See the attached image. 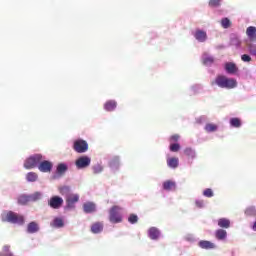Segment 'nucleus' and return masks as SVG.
I'll return each instance as SVG.
<instances>
[{
	"mask_svg": "<svg viewBox=\"0 0 256 256\" xmlns=\"http://www.w3.org/2000/svg\"><path fill=\"white\" fill-rule=\"evenodd\" d=\"M211 85H217L221 89H235V87H237V80L227 78L225 75H218Z\"/></svg>",
	"mask_w": 256,
	"mask_h": 256,
	"instance_id": "nucleus-1",
	"label": "nucleus"
},
{
	"mask_svg": "<svg viewBox=\"0 0 256 256\" xmlns=\"http://www.w3.org/2000/svg\"><path fill=\"white\" fill-rule=\"evenodd\" d=\"M109 221L110 223H121L123 221V216L121 215V206H113L109 211Z\"/></svg>",
	"mask_w": 256,
	"mask_h": 256,
	"instance_id": "nucleus-2",
	"label": "nucleus"
},
{
	"mask_svg": "<svg viewBox=\"0 0 256 256\" xmlns=\"http://www.w3.org/2000/svg\"><path fill=\"white\" fill-rule=\"evenodd\" d=\"M42 159L43 156L41 154L30 156L24 162L25 169H35V167L41 163Z\"/></svg>",
	"mask_w": 256,
	"mask_h": 256,
	"instance_id": "nucleus-3",
	"label": "nucleus"
},
{
	"mask_svg": "<svg viewBox=\"0 0 256 256\" xmlns=\"http://www.w3.org/2000/svg\"><path fill=\"white\" fill-rule=\"evenodd\" d=\"M3 221H7L8 223L23 225V223H25V218L23 217V215H19L13 211H9L6 214V219H3Z\"/></svg>",
	"mask_w": 256,
	"mask_h": 256,
	"instance_id": "nucleus-4",
	"label": "nucleus"
},
{
	"mask_svg": "<svg viewBox=\"0 0 256 256\" xmlns=\"http://www.w3.org/2000/svg\"><path fill=\"white\" fill-rule=\"evenodd\" d=\"M73 149L76 153H87L89 144L85 140L78 139L74 141Z\"/></svg>",
	"mask_w": 256,
	"mask_h": 256,
	"instance_id": "nucleus-5",
	"label": "nucleus"
},
{
	"mask_svg": "<svg viewBox=\"0 0 256 256\" xmlns=\"http://www.w3.org/2000/svg\"><path fill=\"white\" fill-rule=\"evenodd\" d=\"M77 169H87L91 165V158L89 156H81L75 161Z\"/></svg>",
	"mask_w": 256,
	"mask_h": 256,
	"instance_id": "nucleus-6",
	"label": "nucleus"
},
{
	"mask_svg": "<svg viewBox=\"0 0 256 256\" xmlns=\"http://www.w3.org/2000/svg\"><path fill=\"white\" fill-rule=\"evenodd\" d=\"M63 199L60 196H52L48 200V205L51 207V209H61L63 207Z\"/></svg>",
	"mask_w": 256,
	"mask_h": 256,
	"instance_id": "nucleus-7",
	"label": "nucleus"
},
{
	"mask_svg": "<svg viewBox=\"0 0 256 256\" xmlns=\"http://www.w3.org/2000/svg\"><path fill=\"white\" fill-rule=\"evenodd\" d=\"M75 203H79V194H67L66 196L67 209H75Z\"/></svg>",
	"mask_w": 256,
	"mask_h": 256,
	"instance_id": "nucleus-8",
	"label": "nucleus"
},
{
	"mask_svg": "<svg viewBox=\"0 0 256 256\" xmlns=\"http://www.w3.org/2000/svg\"><path fill=\"white\" fill-rule=\"evenodd\" d=\"M38 169L41 171V173H51V170L53 169V163L48 160L40 161L38 163Z\"/></svg>",
	"mask_w": 256,
	"mask_h": 256,
	"instance_id": "nucleus-9",
	"label": "nucleus"
},
{
	"mask_svg": "<svg viewBox=\"0 0 256 256\" xmlns=\"http://www.w3.org/2000/svg\"><path fill=\"white\" fill-rule=\"evenodd\" d=\"M224 69H225L226 73H229L230 75H234V73H237V71H239L237 64L233 63V62H227L224 65Z\"/></svg>",
	"mask_w": 256,
	"mask_h": 256,
	"instance_id": "nucleus-10",
	"label": "nucleus"
},
{
	"mask_svg": "<svg viewBox=\"0 0 256 256\" xmlns=\"http://www.w3.org/2000/svg\"><path fill=\"white\" fill-rule=\"evenodd\" d=\"M84 213H95L97 211V205L94 202H86L83 204Z\"/></svg>",
	"mask_w": 256,
	"mask_h": 256,
	"instance_id": "nucleus-11",
	"label": "nucleus"
},
{
	"mask_svg": "<svg viewBox=\"0 0 256 256\" xmlns=\"http://www.w3.org/2000/svg\"><path fill=\"white\" fill-rule=\"evenodd\" d=\"M194 37L200 43H205V41H207V32L203 30H196Z\"/></svg>",
	"mask_w": 256,
	"mask_h": 256,
	"instance_id": "nucleus-12",
	"label": "nucleus"
},
{
	"mask_svg": "<svg viewBox=\"0 0 256 256\" xmlns=\"http://www.w3.org/2000/svg\"><path fill=\"white\" fill-rule=\"evenodd\" d=\"M246 35L249 38L250 41L255 42L256 41V27L249 26L246 29Z\"/></svg>",
	"mask_w": 256,
	"mask_h": 256,
	"instance_id": "nucleus-13",
	"label": "nucleus"
},
{
	"mask_svg": "<svg viewBox=\"0 0 256 256\" xmlns=\"http://www.w3.org/2000/svg\"><path fill=\"white\" fill-rule=\"evenodd\" d=\"M199 247L201 249H206V250H209V249H215V244L211 241H207V240H201L199 243H198Z\"/></svg>",
	"mask_w": 256,
	"mask_h": 256,
	"instance_id": "nucleus-14",
	"label": "nucleus"
},
{
	"mask_svg": "<svg viewBox=\"0 0 256 256\" xmlns=\"http://www.w3.org/2000/svg\"><path fill=\"white\" fill-rule=\"evenodd\" d=\"M148 235H149L150 239L155 241V240L159 239V237L161 236V232H159V229L152 227L149 229Z\"/></svg>",
	"mask_w": 256,
	"mask_h": 256,
	"instance_id": "nucleus-15",
	"label": "nucleus"
},
{
	"mask_svg": "<svg viewBox=\"0 0 256 256\" xmlns=\"http://www.w3.org/2000/svg\"><path fill=\"white\" fill-rule=\"evenodd\" d=\"M218 226L221 227V229H229V227H231V220L220 218L218 219Z\"/></svg>",
	"mask_w": 256,
	"mask_h": 256,
	"instance_id": "nucleus-16",
	"label": "nucleus"
},
{
	"mask_svg": "<svg viewBox=\"0 0 256 256\" xmlns=\"http://www.w3.org/2000/svg\"><path fill=\"white\" fill-rule=\"evenodd\" d=\"M167 165L171 169H177L179 167V158H176V157L168 158Z\"/></svg>",
	"mask_w": 256,
	"mask_h": 256,
	"instance_id": "nucleus-17",
	"label": "nucleus"
},
{
	"mask_svg": "<svg viewBox=\"0 0 256 256\" xmlns=\"http://www.w3.org/2000/svg\"><path fill=\"white\" fill-rule=\"evenodd\" d=\"M104 109L106 111H115L117 109V102L114 100H109L104 104Z\"/></svg>",
	"mask_w": 256,
	"mask_h": 256,
	"instance_id": "nucleus-18",
	"label": "nucleus"
},
{
	"mask_svg": "<svg viewBox=\"0 0 256 256\" xmlns=\"http://www.w3.org/2000/svg\"><path fill=\"white\" fill-rule=\"evenodd\" d=\"M103 231V222H95L91 226V232L94 234L101 233Z\"/></svg>",
	"mask_w": 256,
	"mask_h": 256,
	"instance_id": "nucleus-19",
	"label": "nucleus"
},
{
	"mask_svg": "<svg viewBox=\"0 0 256 256\" xmlns=\"http://www.w3.org/2000/svg\"><path fill=\"white\" fill-rule=\"evenodd\" d=\"M39 231V224L37 222H30L27 226L28 233H37Z\"/></svg>",
	"mask_w": 256,
	"mask_h": 256,
	"instance_id": "nucleus-20",
	"label": "nucleus"
},
{
	"mask_svg": "<svg viewBox=\"0 0 256 256\" xmlns=\"http://www.w3.org/2000/svg\"><path fill=\"white\" fill-rule=\"evenodd\" d=\"M215 237L216 239H218L219 241H223L224 239H227V231L223 230V229H218L215 232Z\"/></svg>",
	"mask_w": 256,
	"mask_h": 256,
	"instance_id": "nucleus-21",
	"label": "nucleus"
},
{
	"mask_svg": "<svg viewBox=\"0 0 256 256\" xmlns=\"http://www.w3.org/2000/svg\"><path fill=\"white\" fill-rule=\"evenodd\" d=\"M202 61L204 65H213V63H215V58H213L212 56H208L207 53H204Z\"/></svg>",
	"mask_w": 256,
	"mask_h": 256,
	"instance_id": "nucleus-22",
	"label": "nucleus"
},
{
	"mask_svg": "<svg viewBox=\"0 0 256 256\" xmlns=\"http://www.w3.org/2000/svg\"><path fill=\"white\" fill-rule=\"evenodd\" d=\"M175 186H176L175 182L171 180L165 181L163 183V189L165 191H172V189H175Z\"/></svg>",
	"mask_w": 256,
	"mask_h": 256,
	"instance_id": "nucleus-23",
	"label": "nucleus"
},
{
	"mask_svg": "<svg viewBox=\"0 0 256 256\" xmlns=\"http://www.w3.org/2000/svg\"><path fill=\"white\" fill-rule=\"evenodd\" d=\"M64 226L65 222H63V218H55L52 222V227H56L57 229H61Z\"/></svg>",
	"mask_w": 256,
	"mask_h": 256,
	"instance_id": "nucleus-24",
	"label": "nucleus"
},
{
	"mask_svg": "<svg viewBox=\"0 0 256 256\" xmlns=\"http://www.w3.org/2000/svg\"><path fill=\"white\" fill-rule=\"evenodd\" d=\"M26 179L27 181H29L30 183H35V181H37V179H39V176L37 175V173L35 172H29L26 175Z\"/></svg>",
	"mask_w": 256,
	"mask_h": 256,
	"instance_id": "nucleus-25",
	"label": "nucleus"
},
{
	"mask_svg": "<svg viewBox=\"0 0 256 256\" xmlns=\"http://www.w3.org/2000/svg\"><path fill=\"white\" fill-rule=\"evenodd\" d=\"M219 127L216 124L208 123L205 125V131L207 133H214V131H217Z\"/></svg>",
	"mask_w": 256,
	"mask_h": 256,
	"instance_id": "nucleus-26",
	"label": "nucleus"
},
{
	"mask_svg": "<svg viewBox=\"0 0 256 256\" xmlns=\"http://www.w3.org/2000/svg\"><path fill=\"white\" fill-rule=\"evenodd\" d=\"M18 203L19 205H27V203H30L29 195H21L18 197Z\"/></svg>",
	"mask_w": 256,
	"mask_h": 256,
	"instance_id": "nucleus-27",
	"label": "nucleus"
},
{
	"mask_svg": "<svg viewBox=\"0 0 256 256\" xmlns=\"http://www.w3.org/2000/svg\"><path fill=\"white\" fill-rule=\"evenodd\" d=\"M255 215H256L255 206H250V207L246 208V210H245L246 217H255Z\"/></svg>",
	"mask_w": 256,
	"mask_h": 256,
	"instance_id": "nucleus-28",
	"label": "nucleus"
},
{
	"mask_svg": "<svg viewBox=\"0 0 256 256\" xmlns=\"http://www.w3.org/2000/svg\"><path fill=\"white\" fill-rule=\"evenodd\" d=\"M230 125H231V127H235L236 129H239V127H241V119L231 118Z\"/></svg>",
	"mask_w": 256,
	"mask_h": 256,
	"instance_id": "nucleus-29",
	"label": "nucleus"
},
{
	"mask_svg": "<svg viewBox=\"0 0 256 256\" xmlns=\"http://www.w3.org/2000/svg\"><path fill=\"white\" fill-rule=\"evenodd\" d=\"M41 195H42L41 192H35L31 195H28L30 203L39 201V199H41Z\"/></svg>",
	"mask_w": 256,
	"mask_h": 256,
	"instance_id": "nucleus-30",
	"label": "nucleus"
},
{
	"mask_svg": "<svg viewBox=\"0 0 256 256\" xmlns=\"http://www.w3.org/2000/svg\"><path fill=\"white\" fill-rule=\"evenodd\" d=\"M11 246L5 245L2 248L1 256H13V253H11Z\"/></svg>",
	"mask_w": 256,
	"mask_h": 256,
	"instance_id": "nucleus-31",
	"label": "nucleus"
},
{
	"mask_svg": "<svg viewBox=\"0 0 256 256\" xmlns=\"http://www.w3.org/2000/svg\"><path fill=\"white\" fill-rule=\"evenodd\" d=\"M65 171H67V164H63V163L58 164V166H57V173L59 175H63V173H65Z\"/></svg>",
	"mask_w": 256,
	"mask_h": 256,
	"instance_id": "nucleus-32",
	"label": "nucleus"
},
{
	"mask_svg": "<svg viewBox=\"0 0 256 256\" xmlns=\"http://www.w3.org/2000/svg\"><path fill=\"white\" fill-rule=\"evenodd\" d=\"M94 175H99V173L103 172V166L101 164H96L92 167Z\"/></svg>",
	"mask_w": 256,
	"mask_h": 256,
	"instance_id": "nucleus-33",
	"label": "nucleus"
},
{
	"mask_svg": "<svg viewBox=\"0 0 256 256\" xmlns=\"http://www.w3.org/2000/svg\"><path fill=\"white\" fill-rule=\"evenodd\" d=\"M184 154L186 157H190L191 159H195V150H192L191 148H186L184 150Z\"/></svg>",
	"mask_w": 256,
	"mask_h": 256,
	"instance_id": "nucleus-34",
	"label": "nucleus"
},
{
	"mask_svg": "<svg viewBox=\"0 0 256 256\" xmlns=\"http://www.w3.org/2000/svg\"><path fill=\"white\" fill-rule=\"evenodd\" d=\"M221 25L224 29H229V27H231V20H229V18H223Z\"/></svg>",
	"mask_w": 256,
	"mask_h": 256,
	"instance_id": "nucleus-35",
	"label": "nucleus"
},
{
	"mask_svg": "<svg viewBox=\"0 0 256 256\" xmlns=\"http://www.w3.org/2000/svg\"><path fill=\"white\" fill-rule=\"evenodd\" d=\"M248 51L250 53V55H253L254 57H256V45L255 44H248Z\"/></svg>",
	"mask_w": 256,
	"mask_h": 256,
	"instance_id": "nucleus-36",
	"label": "nucleus"
},
{
	"mask_svg": "<svg viewBox=\"0 0 256 256\" xmlns=\"http://www.w3.org/2000/svg\"><path fill=\"white\" fill-rule=\"evenodd\" d=\"M128 221L132 225H135V223H137V221H139V217H137L136 214H130V216L128 217Z\"/></svg>",
	"mask_w": 256,
	"mask_h": 256,
	"instance_id": "nucleus-37",
	"label": "nucleus"
},
{
	"mask_svg": "<svg viewBox=\"0 0 256 256\" xmlns=\"http://www.w3.org/2000/svg\"><path fill=\"white\" fill-rule=\"evenodd\" d=\"M208 5L209 7H221V0H210Z\"/></svg>",
	"mask_w": 256,
	"mask_h": 256,
	"instance_id": "nucleus-38",
	"label": "nucleus"
},
{
	"mask_svg": "<svg viewBox=\"0 0 256 256\" xmlns=\"http://www.w3.org/2000/svg\"><path fill=\"white\" fill-rule=\"evenodd\" d=\"M179 149H181V145H179V143H174L170 145V151H172V153H177Z\"/></svg>",
	"mask_w": 256,
	"mask_h": 256,
	"instance_id": "nucleus-39",
	"label": "nucleus"
},
{
	"mask_svg": "<svg viewBox=\"0 0 256 256\" xmlns=\"http://www.w3.org/2000/svg\"><path fill=\"white\" fill-rule=\"evenodd\" d=\"M204 197L211 198L213 197V190L211 188H207L203 191Z\"/></svg>",
	"mask_w": 256,
	"mask_h": 256,
	"instance_id": "nucleus-40",
	"label": "nucleus"
},
{
	"mask_svg": "<svg viewBox=\"0 0 256 256\" xmlns=\"http://www.w3.org/2000/svg\"><path fill=\"white\" fill-rule=\"evenodd\" d=\"M231 45H234L235 47H240L241 46V40L239 38L234 37L231 40Z\"/></svg>",
	"mask_w": 256,
	"mask_h": 256,
	"instance_id": "nucleus-41",
	"label": "nucleus"
},
{
	"mask_svg": "<svg viewBox=\"0 0 256 256\" xmlns=\"http://www.w3.org/2000/svg\"><path fill=\"white\" fill-rule=\"evenodd\" d=\"M70 192H71V188H69V186H64L60 188L61 195H67Z\"/></svg>",
	"mask_w": 256,
	"mask_h": 256,
	"instance_id": "nucleus-42",
	"label": "nucleus"
},
{
	"mask_svg": "<svg viewBox=\"0 0 256 256\" xmlns=\"http://www.w3.org/2000/svg\"><path fill=\"white\" fill-rule=\"evenodd\" d=\"M195 205L198 209H203V207H205V202L203 200H196Z\"/></svg>",
	"mask_w": 256,
	"mask_h": 256,
	"instance_id": "nucleus-43",
	"label": "nucleus"
},
{
	"mask_svg": "<svg viewBox=\"0 0 256 256\" xmlns=\"http://www.w3.org/2000/svg\"><path fill=\"white\" fill-rule=\"evenodd\" d=\"M241 59L244 63H250L251 61V56L247 55V54H244L241 56Z\"/></svg>",
	"mask_w": 256,
	"mask_h": 256,
	"instance_id": "nucleus-44",
	"label": "nucleus"
},
{
	"mask_svg": "<svg viewBox=\"0 0 256 256\" xmlns=\"http://www.w3.org/2000/svg\"><path fill=\"white\" fill-rule=\"evenodd\" d=\"M117 163H119V157H114V158L110 161L111 167H115V165H117Z\"/></svg>",
	"mask_w": 256,
	"mask_h": 256,
	"instance_id": "nucleus-45",
	"label": "nucleus"
},
{
	"mask_svg": "<svg viewBox=\"0 0 256 256\" xmlns=\"http://www.w3.org/2000/svg\"><path fill=\"white\" fill-rule=\"evenodd\" d=\"M170 141H174L175 143L179 141V134H174L170 137Z\"/></svg>",
	"mask_w": 256,
	"mask_h": 256,
	"instance_id": "nucleus-46",
	"label": "nucleus"
}]
</instances>
